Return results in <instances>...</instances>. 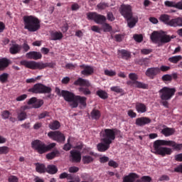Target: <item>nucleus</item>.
Segmentation results:
<instances>
[{
	"instance_id": "nucleus-1",
	"label": "nucleus",
	"mask_w": 182,
	"mask_h": 182,
	"mask_svg": "<svg viewBox=\"0 0 182 182\" xmlns=\"http://www.w3.org/2000/svg\"><path fill=\"white\" fill-rule=\"evenodd\" d=\"M168 146L173 147L176 151L182 150V144H176L175 141H165L164 139H157L154 142V149L151 150V152L156 155H160L162 157L166 156V155L169 156L172 154L173 151L171 148H167L166 146Z\"/></svg>"
},
{
	"instance_id": "nucleus-2",
	"label": "nucleus",
	"mask_w": 182,
	"mask_h": 182,
	"mask_svg": "<svg viewBox=\"0 0 182 182\" xmlns=\"http://www.w3.org/2000/svg\"><path fill=\"white\" fill-rule=\"evenodd\" d=\"M62 97L65 101L70 103V106L73 108H77L80 104V107H86L87 106V97L80 95H75L74 93L62 90Z\"/></svg>"
},
{
	"instance_id": "nucleus-3",
	"label": "nucleus",
	"mask_w": 182,
	"mask_h": 182,
	"mask_svg": "<svg viewBox=\"0 0 182 182\" xmlns=\"http://www.w3.org/2000/svg\"><path fill=\"white\" fill-rule=\"evenodd\" d=\"M23 20L24 22V28L28 32H36L41 28V21L35 16H24Z\"/></svg>"
},
{
	"instance_id": "nucleus-4",
	"label": "nucleus",
	"mask_w": 182,
	"mask_h": 182,
	"mask_svg": "<svg viewBox=\"0 0 182 182\" xmlns=\"http://www.w3.org/2000/svg\"><path fill=\"white\" fill-rule=\"evenodd\" d=\"M20 65L24 66L26 68L30 69V70H43L46 68H53L54 65L53 63H41V62H36L35 60H23L20 61Z\"/></svg>"
},
{
	"instance_id": "nucleus-5",
	"label": "nucleus",
	"mask_w": 182,
	"mask_h": 182,
	"mask_svg": "<svg viewBox=\"0 0 182 182\" xmlns=\"http://www.w3.org/2000/svg\"><path fill=\"white\" fill-rule=\"evenodd\" d=\"M55 146L56 144L55 142L46 145L44 142H41L39 139H36L31 142L32 149L36 150L39 154H43L51 151Z\"/></svg>"
},
{
	"instance_id": "nucleus-6",
	"label": "nucleus",
	"mask_w": 182,
	"mask_h": 182,
	"mask_svg": "<svg viewBox=\"0 0 182 182\" xmlns=\"http://www.w3.org/2000/svg\"><path fill=\"white\" fill-rule=\"evenodd\" d=\"M119 133H120V130L116 128L102 129L100 132L102 136L101 141L112 144V141L116 139V135Z\"/></svg>"
},
{
	"instance_id": "nucleus-7",
	"label": "nucleus",
	"mask_w": 182,
	"mask_h": 182,
	"mask_svg": "<svg viewBox=\"0 0 182 182\" xmlns=\"http://www.w3.org/2000/svg\"><path fill=\"white\" fill-rule=\"evenodd\" d=\"M151 40L154 43H159V47L162 44H166L171 42L169 35L164 34V32L154 31L151 36Z\"/></svg>"
},
{
	"instance_id": "nucleus-8",
	"label": "nucleus",
	"mask_w": 182,
	"mask_h": 182,
	"mask_svg": "<svg viewBox=\"0 0 182 182\" xmlns=\"http://www.w3.org/2000/svg\"><path fill=\"white\" fill-rule=\"evenodd\" d=\"M28 91L33 94H50L52 88L42 83H36Z\"/></svg>"
},
{
	"instance_id": "nucleus-9",
	"label": "nucleus",
	"mask_w": 182,
	"mask_h": 182,
	"mask_svg": "<svg viewBox=\"0 0 182 182\" xmlns=\"http://www.w3.org/2000/svg\"><path fill=\"white\" fill-rule=\"evenodd\" d=\"M129 78L130 80L127 81V85L133 87H136L139 89H148V85L141 82L138 81V75L136 73H131L129 75Z\"/></svg>"
},
{
	"instance_id": "nucleus-10",
	"label": "nucleus",
	"mask_w": 182,
	"mask_h": 182,
	"mask_svg": "<svg viewBox=\"0 0 182 182\" xmlns=\"http://www.w3.org/2000/svg\"><path fill=\"white\" fill-rule=\"evenodd\" d=\"M176 92V88L164 87L159 91V96L161 100H171Z\"/></svg>"
},
{
	"instance_id": "nucleus-11",
	"label": "nucleus",
	"mask_w": 182,
	"mask_h": 182,
	"mask_svg": "<svg viewBox=\"0 0 182 182\" xmlns=\"http://www.w3.org/2000/svg\"><path fill=\"white\" fill-rule=\"evenodd\" d=\"M119 13L127 21H129L133 17L132 7L129 4H122L119 8Z\"/></svg>"
},
{
	"instance_id": "nucleus-12",
	"label": "nucleus",
	"mask_w": 182,
	"mask_h": 182,
	"mask_svg": "<svg viewBox=\"0 0 182 182\" xmlns=\"http://www.w3.org/2000/svg\"><path fill=\"white\" fill-rule=\"evenodd\" d=\"M88 20L94 21L97 24L102 25L106 21V17L103 15L98 14L96 12H89L87 14Z\"/></svg>"
},
{
	"instance_id": "nucleus-13",
	"label": "nucleus",
	"mask_w": 182,
	"mask_h": 182,
	"mask_svg": "<svg viewBox=\"0 0 182 182\" xmlns=\"http://www.w3.org/2000/svg\"><path fill=\"white\" fill-rule=\"evenodd\" d=\"M48 136L55 141L58 143H63L65 140V136L63 133H62L60 131L56 130V131H50L48 133Z\"/></svg>"
},
{
	"instance_id": "nucleus-14",
	"label": "nucleus",
	"mask_w": 182,
	"mask_h": 182,
	"mask_svg": "<svg viewBox=\"0 0 182 182\" xmlns=\"http://www.w3.org/2000/svg\"><path fill=\"white\" fill-rule=\"evenodd\" d=\"M82 155L80 151H76V149H73L70 152V161L73 163H80L81 161Z\"/></svg>"
},
{
	"instance_id": "nucleus-15",
	"label": "nucleus",
	"mask_w": 182,
	"mask_h": 182,
	"mask_svg": "<svg viewBox=\"0 0 182 182\" xmlns=\"http://www.w3.org/2000/svg\"><path fill=\"white\" fill-rule=\"evenodd\" d=\"M31 106L29 105H23L20 108V112L18 113V121H23L28 118V114H26V110L31 109Z\"/></svg>"
},
{
	"instance_id": "nucleus-16",
	"label": "nucleus",
	"mask_w": 182,
	"mask_h": 182,
	"mask_svg": "<svg viewBox=\"0 0 182 182\" xmlns=\"http://www.w3.org/2000/svg\"><path fill=\"white\" fill-rule=\"evenodd\" d=\"M159 73L160 69L158 67L149 68L146 71V75L152 80Z\"/></svg>"
},
{
	"instance_id": "nucleus-17",
	"label": "nucleus",
	"mask_w": 182,
	"mask_h": 182,
	"mask_svg": "<svg viewBox=\"0 0 182 182\" xmlns=\"http://www.w3.org/2000/svg\"><path fill=\"white\" fill-rule=\"evenodd\" d=\"M80 69H83L81 71V74L85 76H90L94 73V69L92 66L87 65H80Z\"/></svg>"
},
{
	"instance_id": "nucleus-18",
	"label": "nucleus",
	"mask_w": 182,
	"mask_h": 182,
	"mask_svg": "<svg viewBox=\"0 0 182 182\" xmlns=\"http://www.w3.org/2000/svg\"><path fill=\"white\" fill-rule=\"evenodd\" d=\"M151 122V119L148 117H141L136 119V125L139 127H144Z\"/></svg>"
},
{
	"instance_id": "nucleus-19",
	"label": "nucleus",
	"mask_w": 182,
	"mask_h": 182,
	"mask_svg": "<svg viewBox=\"0 0 182 182\" xmlns=\"http://www.w3.org/2000/svg\"><path fill=\"white\" fill-rule=\"evenodd\" d=\"M165 6L169 8H175L178 10H182V0L178 2L166 1Z\"/></svg>"
},
{
	"instance_id": "nucleus-20",
	"label": "nucleus",
	"mask_w": 182,
	"mask_h": 182,
	"mask_svg": "<svg viewBox=\"0 0 182 182\" xmlns=\"http://www.w3.org/2000/svg\"><path fill=\"white\" fill-rule=\"evenodd\" d=\"M26 57L30 60H38L42 58V54L38 51H30L26 53Z\"/></svg>"
},
{
	"instance_id": "nucleus-21",
	"label": "nucleus",
	"mask_w": 182,
	"mask_h": 182,
	"mask_svg": "<svg viewBox=\"0 0 182 182\" xmlns=\"http://www.w3.org/2000/svg\"><path fill=\"white\" fill-rule=\"evenodd\" d=\"M135 109L139 114H143L147 112V106L144 103L139 102H136Z\"/></svg>"
},
{
	"instance_id": "nucleus-22",
	"label": "nucleus",
	"mask_w": 182,
	"mask_h": 182,
	"mask_svg": "<svg viewBox=\"0 0 182 182\" xmlns=\"http://www.w3.org/2000/svg\"><path fill=\"white\" fill-rule=\"evenodd\" d=\"M136 178H139V175L131 172L129 175L124 176L122 182H134Z\"/></svg>"
},
{
	"instance_id": "nucleus-23",
	"label": "nucleus",
	"mask_w": 182,
	"mask_h": 182,
	"mask_svg": "<svg viewBox=\"0 0 182 182\" xmlns=\"http://www.w3.org/2000/svg\"><path fill=\"white\" fill-rule=\"evenodd\" d=\"M74 85L75 86H84V87H89L90 86V83L88 81V80L86 79H83L82 77H79L77 80H76L74 82Z\"/></svg>"
},
{
	"instance_id": "nucleus-24",
	"label": "nucleus",
	"mask_w": 182,
	"mask_h": 182,
	"mask_svg": "<svg viewBox=\"0 0 182 182\" xmlns=\"http://www.w3.org/2000/svg\"><path fill=\"white\" fill-rule=\"evenodd\" d=\"M111 144H107L106 142H100L97 144V148L100 152H105L110 148Z\"/></svg>"
},
{
	"instance_id": "nucleus-25",
	"label": "nucleus",
	"mask_w": 182,
	"mask_h": 182,
	"mask_svg": "<svg viewBox=\"0 0 182 182\" xmlns=\"http://www.w3.org/2000/svg\"><path fill=\"white\" fill-rule=\"evenodd\" d=\"M21 47L19 44H13L9 48V52L11 55H16L21 52Z\"/></svg>"
},
{
	"instance_id": "nucleus-26",
	"label": "nucleus",
	"mask_w": 182,
	"mask_h": 182,
	"mask_svg": "<svg viewBox=\"0 0 182 182\" xmlns=\"http://www.w3.org/2000/svg\"><path fill=\"white\" fill-rule=\"evenodd\" d=\"M174 133H175V129L173 128H171L168 127L164 128L161 130V134L166 137L173 135Z\"/></svg>"
},
{
	"instance_id": "nucleus-27",
	"label": "nucleus",
	"mask_w": 182,
	"mask_h": 182,
	"mask_svg": "<svg viewBox=\"0 0 182 182\" xmlns=\"http://www.w3.org/2000/svg\"><path fill=\"white\" fill-rule=\"evenodd\" d=\"M160 21H162L166 25L171 27L172 19L170 20V16L168 14H162L160 16Z\"/></svg>"
},
{
	"instance_id": "nucleus-28",
	"label": "nucleus",
	"mask_w": 182,
	"mask_h": 182,
	"mask_svg": "<svg viewBox=\"0 0 182 182\" xmlns=\"http://www.w3.org/2000/svg\"><path fill=\"white\" fill-rule=\"evenodd\" d=\"M171 27H182V17H177L176 18H172L171 23Z\"/></svg>"
},
{
	"instance_id": "nucleus-29",
	"label": "nucleus",
	"mask_w": 182,
	"mask_h": 182,
	"mask_svg": "<svg viewBox=\"0 0 182 182\" xmlns=\"http://www.w3.org/2000/svg\"><path fill=\"white\" fill-rule=\"evenodd\" d=\"M63 38V34L61 32H51L50 33V40L51 41H60Z\"/></svg>"
},
{
	"instance_id": "nucleus-30",
	"label": "nucleus",
	"mask_w": 182,
	"mask_h": 182,
	"mask_svg": "<svg viewBox=\"0 0 182 182\" xmlns=\"http://www.w3.org/2000/svg\"><path fill=\"white\" fill-rule=\"evenodd\" d=\"M59 155V151H58V149H55V151H52L51 152H49V154H47L46 157L48 160H53L55 157H58Z\"/></svg>"
},
{
	"instance_id": "nucleus-31",
	"label": "nucleus",
	"mask_w": 182,
	"mask_h": 182,
	"mask_svg": "<svg viewBox=\"0 0 182 182\" xmlns=\"http://www.w3.org/2000/svg\"><path fill=\"white\" fill-rule=\"evenodd\" d=\"M11 63V62L9 61V59L6 58H3L1 59H0V68L2 70L8 68V66H9V64Z\"/></svg>"
},
{
	"instance_id": "nucleus-32",
	"label": "nucleus",
	"mask_w": 182,
	"mask_h": 182,
	"mask_svg": "<svg viewBox=\"0 0 182 182\" xmlns=\"http://www.w3.org/2000/svg\"><path fill=\"white\" fill-rule=\"evenodd\" d=\"M48 127L51 130H57L60 127V123L58 120H54L48 124Z\"/></svg>"
},
{
	"instance_id": "nucleus-33",
	"label": "nucleus",
	"mask_w": 182,
	"mask_h": 182,
	"mask_svg": "<svg viewBox=\"0 0 182 182\" xmlns=\"http://www.w3.org/2000/svg\"><path fill=\"white\" fill-rule=\"evenodd\" d=\"M101 117V112L100 110L93 109L91 112V117L92 119L98 120Z\"/></svg>"
},
{
	"instance_id": "nucleus-34",
	"label": "nucleus",
	"mask_w": 182,
	"mask_h": 182,
	"mask_svg": "<svg viewBox=\"0 0 182 182\" xmlns=\"http://www.w3.org/2000/svg\"><path fill=\"white\" fill-rule=\"evenodd\" d=\"M58 171L57 166L55 165H48L46 168V172L49 174H55Z\"/></svg>"
},
{
	"instance_id": "nucleus-35",
	"label": "nucleus",
	"mask_w": 182,
	"mask_h": 182,
	"mask_svg": "<svg viewBox=\"0 0 182 182\" xmlns=\"http://www.w3.org/2000/svg\"><path fill=\"white\" fill-rule=\"evenodd\" d=\"M47 168L43 164H36V170L38 173H43L46 172Z\"/></svg>"
},
{
	"instance_id": "nucleus-36",
	"label": "nucleus",
	"mask_w": 182,
	"mask_h": 182,
	"mask_svg": "<svg viewBox=\"0 0 182 182\" xmlns=\"http://www.w3.org/2000/svg\"><path fill=\"white\" fill-rule=\"evenodd\" d=\"M181 60H182L181 55H174L168 58V61L173 64H177Z\"/></svg>"
},
{
	"instance_id": "nucleus-37",
	"label": "nucleus",
	"mask_w": 182,
	"mask_h": 182,
	"mask_svg": "<svg viewBox=\"0 0 182 182\" xmlns=\"http://www.w3.org/2000/svg\"><path fill=\"white\" fill-rule=\"evenodd\" d=\"M120 53L122 54V58L124 60H127L131 58V53L127 50H121Z\"/></svg>"
},
{
	"instance_id": "nucleus-38",
	"label": "nucleus",
	"mask_w": 182,
	"mask_h": 182,
	"mask_svg": "<svg viewBox=\"0 0 182 182\" xmlns=\"http://www.w3.org/2000/svg\"><path fill=\"white\" fill-rule=\"evenodd\" d=\"M135 63L139 65H149V61H148V58H139V59H136L135 60Z\"/></svg>"
},
{
	"instance_id": "nucleus-39",
	"label": "nucleus",
	"mask_w": 182,
	"mask_h": 182,
	"mask_svg": "<svg viewBox=\"0 0 182 182\" xmlns=\"http://www.w3.org/2000/svg\"><path fill=\"white\" fill-rule=\"evenodd\" d=\"M96 95L102 100H106L108 98V94L107 93V92L102 90H97Z\"/></svg>"
},
{
	"instance_id": "nucleus-40",
	"label": "nucleus",
	"mask_w": 182,
	"mask_h": 182,
	"mask_svg": "<svg viewBox=\"0 0 182 182\" xmlns=\"http://www.w3.org/2000/svg\"><path fill=\"white\" fill-rule=\"evenodd\" d=\"M137 22V18L132 16V18L129 21H127L128 26L129 27V28H133L136 26V23Z\"/></svg>"
},
{
	"instance_id": "nucleus-41",
	"label": "nucleus",
	"mask_w": 182,
	"mask_h": 182,
	"mask_svg": "<svg viewBox=\"0 0 182 182\" xmlns=\"http://www.w3.org/2000/svg\"><path fill=\"white\" fill-rule=\"evenodd\" d=\"M102 28H103L104 32L105 33H109L112 30V27L109 23L105 22L102 23Z\"/></svg>"
},
{
	"instance_id": "nucleus-42",
	"label": "nucleus",
	"mask_w": 182,
	"mask_h": 182,
	"mask_svg": "<svg viewBox=\"0 0 182 182\" xmlns=\"http://www.w3.org/2000/svg\"><path fill=\"white\" fill-rule=\"evenodd\" d=\"M82 161L84 164H89L90 163L93 161V158L90 156L89 155H85V156L82 157Z\"/></svg>"
},
{
	"instance_id": "nucleus-43",
	"label": "nucleus",
	"mask_w": 182,
	"mask_h": 182,
	"mask_svg": "<svg viewBox=\"0 0 182 182\" xmlns=\"http://www.w3.org/2000/svg\"><path fill=\"white\" fill-rule=\"evenodd\" d=\"M79 92L83 93L85 95H90L91 94V91L87 87H79Z\"/></svg>"
},
{
	"instance_id": "nucleus-44",
	"label": "nucleus",
	"mask_w": 182,
	"mask_h": 182,
	"mask_svg": "<svg viewBox=\"0 0 182 182\" xmlns=\"http://www.w3.org/2000/svg\"><path fill=\"white\" fill-rule=\"evenodd\" d=\"M43 105V100H36L34 105H33V108L34 109H39L41 107V106Z\"/></svg>"
},
{
	"instance_id": "nucleus-45",
	"label": "nucleus",
	"mask_w": 182,
	"mask_h": 182,
	"mask_svg": "<svg viewBox=\"0 0 182 182\" xmlns=\"http://www.w3.org/2000/svg\"><path fill=\"white\" fill-rule=\"evenodd\" d=\"M9 75L6 73H4L3 74L0 75V82L1 83H5L8 81V77Z\"/></svg>"
},
{
	"instance_id": "nucleus-46",
	"label": "nucleus",
	"mask_w": 182,
	"mask_h": 182,
	"mask_svg": "<svg viewBox=\"0 0 182 182\" xmlns=\"http://www.w3.org/2000/svg\"><path fill=\"white\" fill-rule=\"evenodd\" d=\"M9 148L8 146H0V155H6L9 153Z\"/></svg>"
},
{
	"instance_id": "nucleus-47",
	"label": "nucleus",
	"mask_w": 182,
	"mask_h": 182,
	"mask_svg": "<svg viewBox=\"0 0 182 182\" xmlns=\"http://www.w3.org/2000/svg\"><path fill=\"white\" fill-rule=\"evenodd\" d=\"M105 75L108 77H114L117 75L116 71L112 70H105Z\"/></svg>"
},
{
	"instance_id": "nucleus-48",
	"label": "nucleus",
	"mask_w": 182,
	"mask_h": 182,
	"mask_svg": "<svg viewBox=\"0 0 182 182\" xmlns=\"http://www.w3.org/2000/svg\"><path fill=\"white\" fill-rule=\"evenodd\" d=\"M110 90L116 93L122 92V89L119 86H112L110 87Z\"/></svg>"
},
{
	"instance_id": "nucleus-49",
	"label": "nucleus",
	"mask_w": 182,
	"mask_h": 182,
	"mask_svg": "<svg viewBox=\"0 0 182 182\" xmlns=\"http://www.w3.org/2000/svg\"><path fill=\"white\" fill-rule=\"evenodd\" d=\"M97 7L100 10H104L109 7V4L105 2H101L97 4Z\"/></svg>"
},
{
	"instance_id": "nucleus-50",
	"label": "nucleus",
	"mask_w": 182,
	"mask_h": 182,
	"mask_svg": "<svg viewBox=\"0 0 182 182\" xmlns=\"http://www.w3.org/2000/svg\"><path fill=\"white\" fill-rule=\"evenodd\" d=\"M70 137L68 138V141H67V144H65L63 149L65 151H68L71 149L72 148V145L70 144Z\"/></svg>"
},
{
	"instance_id": "nucleus-51",
	"label": "nucleus",
	"mask_w": 182,
	"mask_h": 182,
	"mask_svg": "<svg viewBox=\"0 0 182 182\" xmlns=\"http://www.w3.org/2000/svg\"><path fill=\"white\" fill-rule=\"evenodd\" d=\"M162 80L165 82H171L172 80V76L168 74L164 75L162 76Z\"/></svg>"
},
{
	"instance_id": "nucleus-52",
	"label": "nucleus",
	"mask_w": 182,
	"mask_h": 182,
	"mask_svg": "<svg viewBox=\"0 0 182 182\" xmlns=\"http://www.w3.org/2000/svg\"><path fill=\"white\" fill-rule=\"evenodd\" d=\"M11 114V112H9V110H4L1 113V117L4 119H6L9 118V115Z\"/></svg>"
},
{
	"instance_id": "nucleus-53",
	"label": "nucleus",
	"mask_w": 182,
	"mask_h": 182,
	"mask_svg": "<svg viewBox=\"0 0 182 182\" xmlns=\"http://www.w3.org/2000/svg\"><path fill=\"white\" fill-rule=\"evenodd\" d=\"M26 98H28V95L26 94H23L18 97H16V100L17 102H21V101H23L25 100H26Z\"/></svg>"
},
{
	"instance_id": "nucleus-54",
	"label": "nucleus",
	"mask_w": 182,
	"mask_h": 182,
	"mask_svg": "<svg viewBox=\"0 0 182 182\" xmlns=\"http://www.w3.org/2000/svg\"><path fill=\"white\" fill-rule=\"evenodd\" d=\"M134 39L137 43H141V41H143V37L141 35L135 34V35H134Z\"/></svg>"
},
{
	"instance_id": "nucleus-55",
	"label": "nucleus",
	"mask_w": 182,
	"mask_h": 182,
	"mask_svg": "<svg viewBox=\"0 0 182 182\" xmlns=\"http://www.w3.org/2000/svg\"><path fill=\"white\" fill-rule=\"evenodd\" d=\"M108 165L109 166L113 167L114 168H118L119 166L117 162H115V161H112V159H111V161L108 162Z\"/></svg>"
},
{
	"instance_id": "nucleus-56",
	"label": "nucleus",
	"mask_w": 182,
	"mask_h": 182,
	"mask_svg": "<svg viewBox=\"0 0 182 182\" xmlns=\"http://www.w3.org/2000/svg\"><path fill=\"white\" fill-rule=\"evenodd\" d=\"M46 117H49V112L47 111H44L42 113H41L40 114H38L39 119H44Z\"/></svg>"
},
{
	"instance_id": "nucleus-57",
	"label": "nucleus",
	"mask_w": 182,
	"mask_h": 182,
	"mask_svg": "<svg viewBox=\"0 0 182 182\" xmlns=\"http://www.w3.org/2000/svg\"><path fill=\"white\" fill-rule=\"evenodd\" d=\"M152 50L151 49H147V48H143L141 50V53L143 55H149L150 53H151Z\"/></svg>"
},
{
	"instance_id": "nucleus-58",
	"label": "nucleus",
	"mask_w": 182,
	"mask_h": 182,
	"mask_svg": "<svg viewBox=\"0 0 182 182\" xmlns=\"http://www.w3.org/2000/svg\"><path fill=\"white\" fill-rule=\"evenodd\" d=\"M77 67V64L67 63L65 68L69 70H74Z\"/></svg>"
},
{
	"instance_id": "nucleus-59",
	"label": "nucleus",
	"mask_w": 182,
	"mask_h": 182,
	"mask_svg": "<svg viewBox=\"0 0 182 182\" xmlns=\"http://www.w3.org/2000/svg\"><path fill=\"white\" fill-rule=\"evenodd\" d=\"M68 171L70 173H77L79 171V168H77V166H70Z\"/></svg>"
},
{
	"instance_id": "nucleus-60",
	"label": "nucleus",
	"mask_w": 182,
	"mask_h": 182,
	"mask_svg": "<svg viewBox=\"0 0 182 182\" xmlns=\"http://www.w3.org/2000/svg\"><path fill=\"white\" fill-rule=\"evenodd\" d=\"M107 20L112 22L115 20L114 16H113V14L112 12L107 13Z\"/></svg>"
},
{
	"instance_id": "nucleus-61",
	"label": "nucleus",
	"mask_w": 182,
	"mask_h": 182,
	"mask_svg": "<svg viewBox=\"0 0 182 182\" xmlns=\"http://www.w3.org/2000/svg\"><path fill=\"white\" fill-rule=\"evenodd\" d=\"M9 182H18V179L17 176H15L14 175H11V176H9Z\"/></svg>"
},
{
	"instance_id": "nucleus-62",
	"label": "nucleus",
	"mask_w": 182,
	"mask_h": 182,
	"mask_svg": "<svg viewBox=\"0 0 182 182\" xmlns=\"http://www.w3.org/2000/svg\"><path fill=\"white\" fill-rule=\"evenodd\" d=\"M141 182H151V176H142V178H141Z\"/></svg>"
},
{
	"instance_id": "nucleus-63",
	"label": "nucleus",
	"mask_w": 182,
	"mask_h": 182,
	"mask_svg": "<svg viewBox=\"0 0 182 182\" xmlns=\"http://www.w3.org/2000/svg\"><path fill=\"white\" fill-rule=\"evenodd\" d=\"M109 161V158L108 156H102L100 158V162L102 164H105Z\"/></svg>"
},
{
	"instance_id": "nucleus-64",
	"label": "nucleus",
	"mask_w": 182,
	"mask_h": 182,
	"mask_svg": "<svg viewBox=\"0 0 182 182\" xmlns=\"http://www.w3.org/2000/svg\"><path fill=\"white\" fill-rule=\"evenodd\" d=\"M175 159L176 161L182 162V154H178V155H176Z\"/></svg>"
}]
</instances>
